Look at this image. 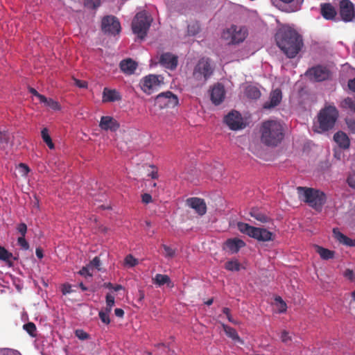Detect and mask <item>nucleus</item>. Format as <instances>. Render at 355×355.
<instances>
[{
    "label": "nucleus",
    "instance_id": "obj_39",
    "mask_svg": "<svg viewBox=\"0 0 355 355\" xmlns=\"http://www.w3.org/2000/svg\"><path fill=\"white\" fill-rule=\"evenodd\" d=\"M85 5L89 8H96L101 5V0H85Z\"/></svg>",
    "mask_w": 355,
    "mask_h": 355
},
{
    "label": "nucleus",
    "instance_id": "obj_53",
    "mask_svg": "<svg viewBox=\"0 0 355 355\" xmlns=\"http://www.w3.org/2000/svg\"><path fill=\"white\" fill-rule=\"evenodd\" d=\"M281 340L283 343H287L291 340V338L286 331H283L281 334Z\"/></svg>",
    "mask_w": 355,
    "mask_h": 355
},
{
    "label": "nucleus",
    "instance_id": "obj_14",
    "mask_svg": "<svg viewBox=\"0 0 355 355\" xmlns=\"http://www.w3.org/2000/svg\"><path fill=\"white\" fill-rule=\"evenodd\" d=\"M227 126L233 130L241 129L244 127L243 119L240 113L237 111H232L224 119Z\"/></svg>",
    "mask_w": 355,
    "mask_h": 355
},
{
    "label": "nucleus",
    "instance_id": "obj_44",
    "mask_svg": "<svg viewBox=\"0 0 355 355\" xmlns=\"http://www.w3.org/2000/svg\"><path fill=\"white\" fill-rule=\"evenodd\" d=\"M17 230L18 232L21 234V236H26V234L27 232V226L24 223H19L17 227Z\"/></svg>",
    "mask_w": 355,
    "mask_h": 355
},
{
    "label": "nucleus",
    "instance_id": "obj_47",
    "mask_svg": "<svg viewBox=\"0 0 355 355\" xmlns=\"http://www.w3.org/2000/svg\"><path fill=\"white\" fill-rule=\"evenodd\" d=\"M89 266L94 267V268H97L98 270H100V266H101V260H100V258L98 257H95L91 261H90V263H89Z\"/></svg>",
    "mask_w": 355,
    "mask_h": 355
},
{
    "label": "nucleus",
    "instance_id": "obj_3",
    "mask_svg": "<svg viewBox=\"0 0 355 355\" xmlns=\"http://www.w3.org/2000/svg\"><path fill=\"white\" fill-rule=\"evenodd\" d=\"M296 189L300 200L318 211H322L327 202V196L323 191L306 187H297Z\"/></svg>",
    "mask_w": 355,
    "mask_h": 355
},
{
    "label": "nucleus",
    "instance_id": "obj_7",
    "mask_svg": "<svg viewBox=\"0 0 355 355\" xmlns=\"http://www.w3.org/2000/svg\"><path fill=\"white\" fill-rule=\"evenodd\" d=\"M153 19L145 11L137 13L132 22V29L140 39H144L148 33Z\"/></svg>",
    "mask_w": 355,
    "mask_h": 355
},
{
    "label": "nucleus",
    "instance_id": "obj_28",
    "mask_svg": "<svg viewBox=\"0 0 355 355\" xmlns=\"http://www.w3.org/2000/svg\"><path fill=\"white\" fill-rule=\"evenodd\" d=\"M245 95L250 99H258L261 96V92L254 85H248L245 89Z\"/></svg>",
    "mask_w": 355,
    "mask_h": 355
},
{
    "label": "nucleus",
    "instance_id": "obj_64",
    "mask_svg": "<svg viewBox=\"0 0 355 355\" xmlns=\"http://www.w3.org/2000/svg\"><path fill=\"white\" fill-rule=\"evenodd\" d=\"M223 313L226 315H229L230 314V309L227 307H225L223 309Z\"/></svg>",
    "mask_w": 355,
    "mask_h": 355
},
{
    "label": "nucleus",
    "instance_id": "obj_5",
    "mask_svg": "<svg viewBox=\"0 0 355 355\" xmlns=\"http://www.w3.org/2000/svg\"><path fill=\"white\" fill-rule=\"evenodd\" d=\"M338 111L334 105H326L318 115V121L320 131H328L334 128L338 118Z\"/></svg>",
    "mask_w": 355,
    "mask_h": 355
},
{
    "label": "nucleus",
    "instance_id": "obj_43",
    "mask_svg": "<svg viewBox=\"0 0 355 355\" xmlns=\"http://www.w3.org/2000/svg\"><path fill=\"white\" fill-rule=\"evenodd\" d=\"M98 315H99V318L101 319V320L106 324H110V316L109 315L107 314V313H105L103 311H101L99 313H98Z\"/></svg>",
    "mask_w": 355,
    "mask_h": 355
},
{
    "label": "nucleus",
    "instance_id": "obj_17",
    "mask_svg": "<svg viewBox=\"0 0 355 355\" xmlns=\"http://www.w3.org/2000/svg\"><path fill=\"white\" fill-rule=\"evenodd\" d=\"M119 126L118 121L112 116H103L101 118L99 127L103 130L115 132L119 128Z\"/></svg>",
    "mask_w": 355,
    "mask_h": 355
},
{
    "label": "nucleus",
    "instance_id": "obj_15",
    "mask_svg": "<svg viewBox=\"0 0 355 355\" xmlns=\"http://www.w3.org/2000/svg\"><path fill=\"white\" fill-rule=\"evenodd\" d=\"M186 204L200 216H203L207 212V205L205 200L200 198H189L186 200Z\"/></svg>",
    "mask_w": 355,
    "mask_h": 355
},
{
    "label": "nucleus",
    "instance_id": "obj_10",
    "mask_svg": "<svg viewBox=\"0 0 355 355\" xmlns=\"http://www.w3.org/2000/svg\"><path fill=\"white\" fill-rule=\"evenodd\" d=\"M101 28L103 33L110 35H116L121 31V24L114 16L104 17L101 22Z\"/></svg>",
    "mask_w": 355,
    "mask_h": 355
},
{
    "label": "nucleus",
    "instance_id": "obj_61",
    "mask_svg": "<svg viewBox=\"0 0 355 355\" xmlns=\"http://www.w3.org/2000/svg\"><path fill=\"white\" fill-rule=\"evenodd\" d=\"M348 87L351 90L355 92V78L349 80Z\"/></svg>",
    "mask_w": 355,
    "mask_h": 355
},
{
    "label": "nucleus",
    "instance_id": "obj_55",
    "mask_svg": "<svg viewBox=\"0 0 355 355\" xmlns=\"http://www.w3.org/2000/svg\"><path fill=\"white\" fill-rule=\"evenodd\" d=\"M29 92H30V93L33 94L35 96L37 97L40 101L41 99L45 100V96L44 95L38 93L35 89L31 87V88H29Z\"/></svg>",
    "mask_w": 355,
    "mask_h": 355
},
{
    "label": "nucleus",
    "instance_id": "obj_48",
    "mask_svg": "<svg viewBox=\"0 0 355 355\" xmlns=\"http://www.w3.org/2000/svg\"><path fill=\"white\" fill-rule=\"evenodd\" d=\"M277 302H279L280 304V306L279 309V313H283L286 311V304L282 300V299L280 297H278L275 299Z\"/></svg>",
    "mask_w": 355,
    "mask_h": 355
},
{
    "label": "nucleus",
    "instance_id": "obj_1",
    "mask_svg": "<svg viewBox=\"0 0 355 355\" xmlns=\"http://www.w3.org/2000/svg\"><path fill=\"white\" fill-rule=\"evenodd\" d=\"M277 45L288 58H294L301 51L302 37L290 26H283L275 35Z\"/></svg>",
    "mask_w": 355,
    "mask_h": 355
},
{
    "label": "nucleus",
    "instance_id": "obj_13",
    "mask_svg": "<svg viewBox=\"0 0 355 355\" xmlns=\"http://www.w3.org/2000/svg\"><path fill=\"white\" fill-rule=\"evenodd\" d=\"M140 84L141 89L145 93L150 94L159 87L160 81L158 76L150 74L144 77Z\"/></svg>",
    "mask_w": 355,
    "mask_h": 355
},
{
    "label": "nucleus",
    "instance_id": "obj_2",
    "mask_svg": "<svg viewBox=\"0 0 355 355\" xmlns=\"http://www.w3.org/2000/svg\"><path fill=\"white\" fill-rule=\"evenodd\" d=\"M260 132L261 141L267 146H277L284 137L282 124L275 120L263 122Z\"/></svg>",
    "mask_w": 355,
    "mask_h": 355
},
{
    "label": "nucleus",
    "instance_id": "obj_21",
    "mask_svg": "<svg viewBox=\"0 0 355 355\" xmlns=\"http://www.w3.org/2000/svg\"><path fill=\"white\" fill-rule=\"evenodd\" d=\"M121 99V96L116 89L105 87L103 91L102 101L103 103L114 102Z\"/></svg>",
    "mask_w": 355,
    "mask_h": 355
},
{
    "label": "nucleus",
    "instance_id": "obj_62",
    "mask_svg": "<svg viewBox=\"0 0 355 355\" xmlns=\"http://www.w3.org/2000/svg\"><path fill=\"white\" fill-rule=\"evenodd\" d=\"M35 253H36V256L39 259L43 258V256H44L43 255V251H42V250L40 248H36Z\"/></svg>",
    "mask_w": 355,
    "mask_h": 355
},
{
    "label": "nucleus",
    "instance_id": "obj_30",
    "mask_svg": "<svg viewBox=\"0 0 355 355\" xmlns=\"http://www.w3.org/2000/svg\"><path fill=\"white\" fill-rule=\"evenodd\" d=\"M12 258L15 259L12 253L9 252L4 247L0 246V260L4 261L9 267H12L13 266Z\"/></svg>",
    "mask_w": 355,
    "mask_h": 355
},
{
    "label": "nucleus",
    "instance_id": "obj_18",
    "mask_svg": "<svg viewBox=\"0 0 355 355\" xmlns=\"http://www.w3.org/2000/svg\"><path fill=\"white\" fill-rule=\"evenodd\" d=\"M225 95V88L221 84L214 85L211 90V100L216 105L220 104L223 101Z\"/></svg>",
    "mask_w": 355,
    "mask_h": 355
},
{
    "label": "nucleus",
    "instance_id": "obj_58",
    "mask_svg": "<svg viewBox=\"0 0 355 355\" xmlns=\"http://www.w3.org/2000/svg\"><path fill=\"white\" fill-rule=\"evenodd\" d=\"M142 202L145 204H148L152 201V197L149 193H144L141 196Z\"/></svg>",
    "mask_w": 355,
    "mask_h": 355
},
{
    "label": "nucleus",
    "instance_id": "obj_29",
    "mask_svg": "<svg viewBox=\"0 0 355 355\" xmlns=\"http://www.w3.org/2000/svg\"><path fill=\"white\" fill-rule=\"evenodd\" d=\"M250 215L258 221L263 223H268L270 220L268 216L256 208L251 209Z\"/></svg>",
    "mask_w": 355,
    "mask_h": 355
},
{
    "label": "nucleus",
    "instance_id": "obj_56",
    "mask_svg": "<svg viewBox=\"0 0 355 355\" xmlns=\"http://www.w3.org/2000/svg\"><path fill=\"white\" fill-rule=\"evenodd\" d=\"M73 291L70 284H64L62 286V292L64 295L71 293Z\"/></svg>",
    "mask_w": 355,
    "mask_h": 355
},
{
    "label": "nucleus",
    "instance_id": "obj_27",
    "mask_svg": "<svg viewBox=\"0 0 355 355\" xmlns=\"http://www.w3.org/2000/svg\"><path fill=\"white\" fill-rule=\"evenodd\" d=\"M153 282L158 286H162L164 284H166L169 287H173V286L170 277L167 275L157 274L155 277L153 278Z\"/></svg>",
    "mask_w": 355,
    "mask_h": 355
},
{
    "label": "nucleus",
    "instance_id": "obj_36",
    "mask_svg": "<svg viewBox=\"0 0 355 355\" xmlns=\"http://www.w3.org/2000/svg\"><path fill=\"white\" fill-rule=\"evenodd\" d=\"M225 268L230 271H239L240 263L237 261H229L225 263Z\"/></svg>",
    "mask_w": 355,
    "mask_h": 355
},
{
    "label": "nucleus",
    "instance_id": "obj_23",
    "mask_svg": "<svg viewBox=\"0 0 355 355\" xmlns=\"http://www.w3.org/2000/svg\"><path fill=\"white\" fill-rule=\"evenodd\" d=\"M321 15L322 17L328 20L334 19L336 16V11L335 8L329 3H322L320 5Z\"/></svg>",
    "mask_w": 355,
    "mask_h": 355
},
{
    "label": "nucleus",
    "instance_id": "obj_4",
    "mask_svg": "<svg viewBox=\"0 0 355 355\" xmlns=\"http://www.w3.org/2000/svg\"><path fill=\"white\" fill-rule=\"evenodd\" d=\"M214 67L208 58H202L196 64L189 77L191 82L196 87H202L213 75Z\"/></svg>",
    "mask_w": 355,
    "mask_h": 355
},
{
    "label": "nucleus",
    "instance_id": "obj_24",
    "mask_svg": "<svg viewBox=\"0 0 355 355\" xmlns=\"http://www.w3.org/2000/svg\"><path fill=\"white\" fill-rule=\"evenodd\" d=\"M334 139L336 144L343 149H347L350 146V141L348 136L342 131L336 132L334 136Z\"/></svg>",
    "mask_w": 355,
    "mask_h": 355
},
{
    "label": "nucleus",
    "instance_id": "obj_52",
    "mask_svg": "<svg viewBox=\"0 0 355 355\" xmlns=\"http://www.w3.org/2000/svg\"><path fill=\"white\" fill-rule=\"evenodd\" d=\"M344 276L350 281H353L355 279V275L352 270L347 269L344 272Z\"/></svg>",
    "mask_w": 355,
    "mask_h": 355
},
{
    "label": "nucleus",
    "instance_id": "obj_9",
    "mask_svg": "<svg viewBox=\"0 0 355 355\" xmlns=\"http://www.w3.org/2000/svg\"><path fill=\"white\" fill-rule=\"evenodd\" d=\"M247 29L245 27H240L232 25L226 31H224L223 37L226 39H230L232 44H239L242 42L247 37Z\"/></svg>",
    "mask_w": 355,
    "mask_h": 355
},
{
    "label": "nucleus",
    "instance_id": "obj_37",
    "mask_svg": "<svg viewBox=\"0 0 355 355\" xmlns=\"http://www.w3.org/2000/svg\"><path fill=\"white\" fill-rule=\"evenodd\" d=\"M124 261L125 264L130 267H134L138 264V260L131 254L127 255L125 258Z\"/></svg>",
    "mask_w": 355,
    "mask_h": 355
},
{
    "label": "nucleus",
    "instance_id": "obj_57",
    "mask_svg": "<svg viewBox=\"0 0 355 355\" xmlns=\"http://www.w3.org/2000/svg\"><path fill=\"white\" fill-rule=\"evenodd\" d=\"M78 273L82 276H89L92 277V275L89 272L88 267H83V268L78 272Z\"/></svg>",
    "mask_w": 355,
    "mask_h": 355
},
{
    "label": "nucleus",
    "instance_id": "obj_6",
    "mask_svg": "<svg viewBox=\"0 0 355 355\" xmlns=\"http://www.w3.org/2000/svg\"><path fill=\"white\" fill-rule=\"evenodd\" d=\"M238 230L243 234L253 238L259 241L266 242L274 240L272 232L265 228L251 226L248 223L239 222L237 223Z\"/></svg>",
    "mask_w": 355,
    "mask_h": 355
},
{
    "label": "nucleus",
    "instance_id": "obj_8",
    "mask_svg": "<svg viewBox=\"0 0 355 355\" xmlns=\"http://www.w3.org/2000/svg\"><path fill=\"white\" fill-rule=\"evenodd\" d=\"M305 75L310 80L322 82L331 79V72L327 67L322 65H317L309 69Z\"/></svg>",
    "mask_w": 355,
    "mask_h": 355
},
{
    "label": "nucleus",
    "instance_id": "obj_54",
    "mask_svg": "<svg viewBox=\"0 0 355 355\" xmlns=\"http://www.w3.org/2000/svg\"><path fill=\"white\" fill-rule=\"evenodd\" d=\"M75 85L79 88H87V83L84 80H80L76 78H73Z\"/></svg>",
    "mask_w": 355,
    "mask_h": 355
},
{
    "label": "nucleus",
    "instance_id": "obj_34",
    "mask_svg": "<svg viewBox=\"0 0 355 355\" xmlns=\"http://www.w3.org/2000/svg\"><path fill=\"white\" fill-rule=\"evenodd\" d=\"M23 329L32 337L36 336V331L37 328L35 324L32 322H28L26 324H24L23 326Z\"/></svg>",
    "mask_w": 355,
    "mask_h": 355
},
{
    "label": "nucleus",
    "instance_id": "obj_42",
    "mask_svg": "<svg viewBox=\"0 0 355 355\" xmlns=\"http://www.w3.org/2000/svg\"><path fill=\"white\" fill-rule=\"evenodd\" d=\"M18 244L21 246V248L25 250H28L29 244L25 239V236H20L17 239Z\"/></svg>",
    "mask_w": 355,
    "mask_h": 355
},
{
    "label": "nucleus",
    "instance_id": "obj_51",
    "mask_svg": "<svg viewBox=\"0 0 355 355\" xmlns=\"http://www.w3.org/2000/svg\"><path fill=\"white\" fill-rule=\"evenodd\" d=\"M346 123L347 125V127L349 130V131L355 134V120L349 119L346 121Z\"/></svg>",
    "mask_w": 355,
    "mask_h": 355
},
{
    "label": "nucleus",
    "instance_id": "obj_26",
    "mask_svg": "<svg viewBox=\"0 0 355 355\" xmlns=\"http://www.w3.org/2000/svg\"><path fill=\"white\" fill-rule=\"evenodd\" d=\"M335 238L341 243L348 246H355V240L351 239L349 237L344 235L343 233L339 232L337 229L333 230Z\"/></svg>",
    "mask_w": 355,
    "mask_h": 355
},
{
    "label": "nucleus",
    "instance_id": "obj_32",
    "mask_svg": "<svg viewBox=\"0 0 355 355\" xmlns=\"http://www.w3.org/2000/svg\"><path fill=\"white\" fill-rule=\"evenodd\" d=\"M41 136L43 141L46 143L50 149L55 148L54 144L52 141L51 137L49 134V130L46 128H44L41 131Z\"/></svg>",
    "mask_w": 355,
    "mask_h": 355
},
{
    "label": "nucleus",
    "instance_id": "obj_31",
    "mask_svg": "<svg viewBox=\"0 0 355 355\" xmlns=\"http://www.w3.org/2000/svg\"><path fill=\"white\" fill-rule=\"evenodd\" d=\"M316 252L320 254V257L323 259L328 260L332 259L334 255V252L327 248L316 245Z\"/></svg>",
    "mask_w": 355,
    "mask_h": 355
},
{
    "label": "nucleus",
    "instance_id": "obj_38",
    "mask_svg": "<svg viewBox=\"0 0 355 355\" xmlns=\"http://www.w3.org/2000/svg\"><path fill=\"white\" fill-rule=\"evenodd\" d=\"M162 246L164 250V255L166 257L172 258L175 256V250L172 249L171 247H169L165 244H163Z\"/></svg>",
    "mask_w": 355,
    "mask_h": 355
},
{
    "label": "nucleus",
    "instance_id": "obj_41",
    "mask_svg": "<svg viewBox=\"0 0 355 355\" xmlns=\"http://www.w3.org/2000/svg\"><path fill=\"white\" fill-rule=\"evenodd\" d=\"M75 334L81 340H87L89 337V335L82 329H77Z\"/></svg>",
    "mask_w": 355,
    "mask_h": 355
},
{
    "label": "nucleus",
    "instance_id": "obj_60",
    "mask_svg": "<svg viewBox=\"0 0 355 355\" xmlns=\"http://www.w3.org/2000/svg\"><path fill=\"white\" fill-rule=\"evenodd\" d=\"M114 314L119 318H123L124 315V311L122 309L116 308L114 310Z\"/></svg>",
    "mask_w": 355,
    "mask_h": 355
},
{
    "label": "nucleus",
    "instance_id": "obj_33",
    "mask_svg": "<svg viewBox=\"0 0 355 355\" xmlns=\"http://www.w3.org/2000/svg\"><path fill=\"white\" fill-rule=\"evenodd\" d=\"M40 102L44 103L46 107L53 110H60V105L58 101H54L52 98H48L45 96V100H40Z\"/></svg>",
    "mask_w": 355,
    "mask_h": 355
},
{
    "label": "nucleus",
    "instance_id": "obj_25",
    "mask_svg": "<svg viewBox=\"0 0 355 355\" xmlns=\"http://www.w3.org/2000/svg\"><path fill=\"white\" fill-rule=\"evenodd\" d=\"M222 327L225 334L233 341L243 344V340L240 338L235 329L225 324H223Z\"/></svg>",
    "mask_w": 355,
    "mask_h": 355
},
{
    "label": "nucleus",
    "instance_id": "obj_16",
    "mask_svg": "<svg viewBox=\"0 0 355 355\" xmlns=\"http://www.w3.org/2000/svg\"><path fill=\"white\" fill-rule=\"evenodd\" d=\"M159 62L164 67L174 70L178 64V56L171 53H164L160 55Z\"/></svg>",
    "mask_w": 355,
    "mask_h": 355
},
{
    "label": "nucleus",
    "instance_id": "obj_46",
    "mask_svg": "<svg viewBox=\"0 0 355 355\" xmlns=\"http://www.w3.org/2000/svg\"><path fill=\"white\" fill-rule=\"evenodd\" d=\"M345 104L355 113V101L350 98H347L344 101Z\"/></svg>",
    "mask_w": 355,
    "mask_h": 355
},
{
    "label": "nucleus",
    "instance_id": "obj_19",
    "mask_svg": "<svg viewBox=\"0 0 355 355\" xmlns=\"http://www.w3.org/2000/svg\"><path fill=\"white\" fill-rule=\"evenodd\" d=\"M282 98L281 89H276L270 92L269 101L264 103L263 107L266 110L273 108L280 103Z\"/></svg>",
    "mask_w": 355,
    "mask_h": 355
},
{
    "label": "nucleus",
    "instance_id": "obj_20",
    "mask_svg": "<svg viewBox=\"0 0 355 355\" xmlns=\"http://www.w3.org/2000/svg\"><path fill=\"white\" fill-rule=\"evenodd\" d=\"M225 248L231 253H237L239 250L245 245V243L238 238L229 239L226 241Z\"/></svg>",
    "mask_w": 355,
    "mask_h": 355
},
{
    "label": "nucleus",
    "instance_id": "obj_63",
    "mask_svg": "<svg viewBox=\"0 0 355 355\" xmlns=\"http://www.w3.org/2000/svg\"><path fill=\"white\" fill-rule=\"evenodd\" d=\"M149 176L151 177L152 179H157L158 178V173L157 171H153L150 174Z\"/></svg>",
    "mask_w": 355,
    "mask_h": 355
},
{
    "label": "nucleus",
    "instance_id": "obj_59",
    "mask_svg": "<svg viewBox=\"0 0 355 355\" xmlns=\"http://www.w3.org/2000/svg\"><path fill=\"white\" fill-rule=\"evenodd\" d=\"M348 185L355 189V178L353 177H348L347 179Z\"/></svg>",
    "mask_w": 355,
    "mask_h": 355
},
{
    "label": "nucleus",
    "instance_id": "obj_22",
    "mask_svg": "<svg viewBox=\"0 0 355 355\" xmlns=\"http://www.w3.org/2000/svg\"><path fill=\"white\" fill-rule=\"evenodd\" d=\"M119 67L123 73L131 75L135 73L137 67V63L131 58H128L121 61Z\"/></svg>",
    "mask_w": 355,
    "mask_h": 355
},
{
    "label": "nucleus",
    "instance_id": "obj_45",
    "mask_svg": "<svg viewBox=\"0 0 355 355\" xmlns=\"http://www.w3.org/2000/svg\"><path fill=\"white\" fill-rule=\"evenodd\" d=\"M18 168L19 169V171H20L21 175H24V176L27 175V174L30 171L29 167L24 163H20L18 165Z\"/></svg>",
    "mask_w": 355,
    "mask_h": 355
},
{
    "label": "nucleus",
    "instance_id": "obj_35",
    "mask_svg": "<svg viewBox=\"0 0 355 355\" xmlns=\"http://www.w3.org/2000/svg\"><path fill=\"white\" fill-rule=\"evenodd\" d=\"M199 31L200 25L197 22L190 24L187 26V35L189 36H194L197 35Z\"/></svg>",
    "mask_w": 355,
    "mask_h": 355
},
{
    "label": "nucleus",
    "instance_id": "obj_12",
    "mask_svg": "<svg viewBox=\"0 0 355 355\" xmlns=\"http://www.w3.org/2000/svg\"><path fill=\"white\" fill-rule=\"evenodd\" d=\"M339 15L345 22L353 21L355 19V8L349 0H341L339 3Z\"/></svg>",
    "mask_w": 355,
    "mask_h": 355
},
{
    "label": "nucleus",
    "instance_id": "obj_49",
    "mask_svg": "<svg viewBox=\"0 0 355 355\" xmlns=\"http://www.w3.org/2000/svg\"><path fill=\"white\" fill-rule=\"evenodd\" d=\"M114 304V297L111 294H107L106 295V306L112 307Z\"/></svg>",
    "mask_w": 355,
    "mask_h": 355
},
{
    "label": "nucleus",
    "instance_id": "obj_40",
    "mask_svg": "<svg viewBox=\"0 0 355 355\" xmlns=\"http://www.w3.org/2000/svg\"><path fill=\"white\" fill-rule=\"evenodd\" d=\"M10 141V135L6 131L0 130V142L1 144H8Z\"/></svg>",
    "mask_w": 355,
    "mask_h": 355
},
{
    "label": "nucleus",
    "instance_id": "obj_50",
    "mask_svg": "<svg viewBox=\"0 0 355 355\" xmlns=\"http://www.w3.org/2000/svg\"><path fill=\"white\" fill-rule=\"evenodd\" d=\"M0 355H21L17 351L12 349H3L0 351Z\"/></svg>",
    "mask_w": 355,
    "mask_h": 355
},
{
    "label": "nucleus",
    "instance_id": "obj_11",
    "mask_svg": "<svg viewBox=\"0 0 355 355\" xmlns=\"http://www.w3.org/2000/svg\"><path fill=\"white\" fill-rule=\"evenodd\" d=\"M178 102V96L170 91L158 94L155 98V104L160 108L174 107Z\"/></svg>",
    "mask_w": 355,
    "mask_h": 355
}]
</instances>
